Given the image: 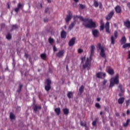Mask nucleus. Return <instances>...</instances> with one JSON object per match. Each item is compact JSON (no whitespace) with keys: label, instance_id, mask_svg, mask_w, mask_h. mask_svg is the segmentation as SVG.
<instances>
[{"label":"nucleus","instance_id":"1","mask_svg":"<svg viewBox=\"0 0 130 130\" xmlns=\"http://www.w3.org/2000/svg\"><path fill=\"white\" fill-rule=\"evenodd\" d=\"M95 46L94 45H91L90 54L89 57H87V59L82 65L83 70L87 69L88 70H90L91 67V62L92 60V56L94 53Z\"/></svg>","mask_w":130,"mask_h":130},{"label":"nucleus","instance_id":"2","mask_svg":"<svg viewBox=\"0 0 130 130\" xmlns=\"http://www.w3.org/2000/svg\"><path fill=\"white\" fill-rule=\"evenodd\" d=\"M81 21L83 22V25L86 28H96V23L93 22L92 19H89L88 18L84 19L83 17H80Z\"/></svg>","mask_w":130,"mask_h":130},{"label":"nucleus","instance_id":"3","mask_svg":"<svg viewBox=\"0 0 130 130\" xmlns=\"http://www.w3.org/2000/svg\"><path fill=\"white\" fill-rule=\"evenodd\" d=\"M115 14L114 11H111L109 14L107 16H106V20H107V23H106V25H105V28L106 29V32L108 33V34H110V21L113 18L114 15Z\"/></svg>","mask_w":130,"mask_h":130},{"label":"nucleus","instance_id":"4","mask_svg":"<svg viewBox=\"0 0 130 130\" xmlns=\"http://www.w3.org/2000/svg\"><path fill=\"white\" fill-rule=\"evenodd\" d=\"M119 74H116V76L113 78H111L110 81V88L111 87H113L115 84H119Z\"/></svg>","mask_w":130,"mask_h":130},{"label":"nucleus","instance_id":"5","mask_svg":"<svg viewBox=\"0 0 130 130\" xmlns=\"http://www.w3.org/2000/svg\"><path fill=\"white\" fill-rule=\"evenodd\" d=\"M51 83L52 82L49 79H47L45 82V90L47 92H49L52 88Z\"/></svg>","mask_w":130,"mask_h":130},{"label":"nucleus","instance_id":"6","mask_svg":"<svg viewBox=\"0 0 130 130\" xmlns=\"http://www.w3.org/2000/svg\"><path fill=\"white\" fill-rule=\"evenodd\" d=\"M118 31H115L114 35L111 36V45H114L116 42V39L118 38Z\"/></svg>","mask_w":130,"mask_h":130},{"label":"nucleus","instance_id":"7","mask_svg":"<svg viewBox=\"0 0 130 130\" xmlns=\"http://www.w3.org/2000/svg\"><path fill=\"white\" fill-rule=\"evenodd\" d=\"M80 17H82V16H74V17H73L74 22L71 23V24H70V25L69 26V28L70 30L73 29V27H74V26H75V25L76 24V21H77L78 18L79 19H80V20L81 21Z\"/></svg>","mask_w":130,"mask_h":130},{"label":"nucleus","instance_id":"8","mask_svg":"<svg viewBox=\"0 0 130 130\" xmlns=\"http://www.w3.org/2000/svg\"><path fill=\"white\" fill-rule=\"evenodd\" d=\"M100 55L102 57H104V58H106V55L105 53V47H102L101 46V52L100 53Z\"/></svg>","mask_w":130,"mask_h":130},{"label":"nucleus","instance_id":"9","mask_svg":"<svg viewBox=\"0 0 130 130\" xmlns=\"http://www.w3.org/2000/svg\"><path fill=\"white\" fill-rule=\"evenodd\" d=\"M123 25L127 29H130V20L128 19H126V21L123 22Z\"/></svg>","mask_w":130,"mask_h":130},{"label":"nucleus","instance_id":"10","mask_svg":"<svg viewBox=\"0 0 130 130\" xmlns=\"http://www.w3.org/2000/svg\"><path fill=\"white\" fill-rule=\"evenodd\" d=\"M64 54V50L62 49L61 50H59L58 52L56 54V56L57 57H62Z\"/></svg>","mask_w":130,"mask_h":130},{"label":"nucleus","instance_id":"11","mask_svg":"<svg viewBox=\"0 0 130 130\" xmlns=\"http://www.w3.org/2000/svg\"><path fill=\"white\" fill-rule=\"evenodd\" d=\"M76 37H73V38H72V39H71L69 42V46H73L75 43V41H76Z\"/></svg>","mask_w":130,"mask_h":130},{"label":"nucleus","instance_id":"12","mask_svg":"<svg viewBox=\"0 0 130 130\" xmlns=\"http://www.w3.org/2000/svg\"><path fill=\"white\" fill-rule=\"evenodd\" d=\"M72 13L70 12V13H69V15H68L66 17V23H69V22H70V21H71V19H72Z\"/></svg>","mask_w":130,"mask_h":130},{"label":"nucleus","instance_id":"13","mask_svg":"<svg viewBox=\"0 0 130 130\" xmlns=\"http://www.w3.org/2000/svg\"><path fill=\"white\" fill-rule=\"evenodd\" d=\"M115 11L117 14H120L122 12V9L120 6H116L115 7Z\"/></svg>","mask_w":130,"mask_h":130},{"label":"nucleus","instance_id":"14","mask_svg":"<svg viewBox=\"0 0 130 130\" xmlns=\"http://www.w3.org/2000/svg\"><path fill=\"white\" fill-rule=\"evenodd\" d=\"M23 7V5L19 3L17 5V8H16L14 10L15 12L16 13H18L19 11H20V9H21Z\"/></svg>","mask_w":130,"mask_h":130},{"label":"nucleus","instance_id":"15","mask_svg":"<svg viewBox=\"0 0 130 130\" xmlns=\"http://www.w3.org/2000/svg\"><path fill=\"white\" fill-rule=\"evenodd\" d=\"M67 32H66V31H64V30H62L61 31V33H60L61 38L66 39L67 37Z\"/></svg>","mask_w":130,"mask_h":130},{"label":"nucleus","instance_id":"16","mask_svg":"<svg viewBox=\"0 0 130 130\" xmlns=\"http://www.w3.org/2000/svg\"><path fill=\"white\" fill-rule=\"evenodd\" d=\"M126 41H127V39H126L125 36H123L121 39L120 43H121V44H123V45H124V44H126Z\"/></svg>","mask_w":130,"mask_h":130},{"label":"nucleus","instance_id":"17","mask_svg":"<svg viewBox=\"0 0 130 130\" xmlns=\"http://www.w3.org/2000/svg\"><path fill=\"white\" fill-rule=\"evenodd\" d=\"M92 34L94 37H98L99 34V32L97 29H95L94 30H92Z\"/></svg>","mask_w":130,"mask_h":130},{"label":"nucleus","instance_id":"18","mask_svg":"<svg viewBox=\"0 0 130 130\" xmlns=\"http://www.w3.org/2000/svg\"><path fill=\"white\" fill-rule=\"evenodd\" d=\"M124 97H120V98L118 99V103H119V104H122L124 102Z\"/></svg>","mask_w":130,"mask_h":130},{"label":"nucleus","instance_id":"19","mask_svg":"<svg viewBox=\"0 0 130 130\" xmlns=\"http://www.w3.org/2000/svg\"><path fill=\"white\" fill-rule=\"evenodd\" d=\"M74 94V92H73L72 91H69L68 92L67 96L68 98L71 99V98H73Z\"/></svg>","mask_w":130,"mask_h":130},{"label":"nucleus","instance_id":"20","mask_svg":"<svg viewBox=\"0 0 130 130\" xmlns=\"http://www.w3.org/2000/svg\"><path fill=\"white\" fill-rule=\"evenodd\" d=\"M38 109H42V106L39 105V106H38L37 105H35L34 107V111H35V112H37Z\"/></svg>","mask_w":130,"mask_h":130},{"label":"nucleus","instance_id":"21","mask_svg":"<svg viewBox=\"0 0 130 130\" xmlns=\"http://www.w3.org/2000/svg\"><path fill=\"white\" fill-rule=\"evenodd\" d=\"M108 73H109L110 75H114L115 72L113 69H112L111 67H109V69H108Z\"/></svg>","mask_w":130,"mask_h":130},{"label":"nucleus","instance_id":"22","mask_svg":"<svg viewBox=\"0 0 130 130\" xmlns=\"http://www.w3.org/2000/svg\"><path fill=\"white\" fill-rule=\"evenodd\" d=\"M54 111L57 115H59V114H60L61 109L60 107H57L56 108H55Z\"/></svg>","mask_w":130,"mask_h":130},{"label":"nucleus","instance_id":"23","mask_svg":"<svg viewBox=\"0 0 130 130\" xmlns=\"http://www.w3.org/2000/svg\"><path fill=\"white\" fill-rule=\"evenodd\" d=\"M63 112L64 114H65L66 115H68V114H69L70 112V110L69 109H68V108H63Z\"/></svg>","mask_w":130,"mask_h":130},{"label":"nucleus","instance_id":"24","mask_svg":"<svg viewBox=\"0 0 130 130\" xmlns=\"http://www.w3.org/2000/svg\"><path fill=\"white\" fill-rule=\"evenodd\" d=\"M103 75L102 72H99V73H97L96 74V77L99 79H101L102 78V76Z\"/></svg>","mask_w":130,"mask_h":130},{"label":"nucleus","instance_id":"25","mask_svg":"<svg viewBox=\"0 0 130 130\" xmlns=\"http://www.w3.org/2000/svg\"><path fill=\"white\" fill-rule=\"evenodd\" d=\"M130 122V119L129 118H128L127 120H126V122H124L123 123V126H127V125H128L129 123Z\"/></svg>","mask_w":130,"mask_h":130},{"label":"nucleus","instance_id":"26","mask_svg":"<svg viewBox=\"0 0 130 130\" xmlns=\"http://www.w3.org/2000/svg\"><path fill=\"white\" fill-rule=\"evenodd\" d=\"M130 48V43H125L124 45H122V48Z\"/></svg>","mask_w":130,"mask_h":130},{"label":"nucleus","instance_id":"27","mask_svg":"<svg viewBox=\"0 0 130 130\" xmlns=\"http://www.w3.org/2000/svg\"><path fill=\"white\" fill-rule=\"evenodd\" d=\"M48 42L50 44H52L54 42V39L53 38H52L51 37H49L48 39Z\"/></svg>","mask_w":130,"mask_h":130},{"label":"nucleus","instance_id":"28","mask_svg":"<svg viewBox=\"0 0 130 130\" xmlns=\"http://www.w3.org/2000/svg\"><path fill=\"white\" fill-rule=\"evenodd\" d=\"M41 57L44 59V60H45L47 58V55L46 54V53H42L41 54Z\"/></svg>","mask_w":130,"mask_h":130},{"label":"nucleus","instance_id":"29","mask_svg":"<svg viewBox=\"0 0 130 130\" xmlns=\"http://www.w3.org/2000/svg\"><path fill=\"white\" fill-rule=\"evenodd\" d=\"M84 86L83 85H82L81 87L79 88V92L82 93L84 92Z\"/></svg>","mask_w":130,"mask_h":130},{"label":"nucleus","instance_id":"30","mask_svg":"<svg viewBox=\"0 0 130 130\" xmlns=\"http://www.w3.org/2000/svg\"><path fill=\"white\" fill-rule=\"evenodd\" d=\"M80 124L81 125L85 126L86 127L87 126V124H86V122L85 121H83L82 120H81L80 121Z\"/></svg>","mask_w":130,"mask_h":130},{"label":"nucleus","instance_id":"31","mask_svg":"<svg viewBox=\"0 0 130 130\" xmlns=\"http://www.w3.org/2000/svg\"><path fill=\"white\" fill-rule=\"evenodd\" d=\"M118 88H119L120 91L123 92H124V89H123L122 88V86L121 84H119V86H118Z\"/></svg>","mask_w":130,"mask_h":130},{"label":"nucleus","instance_id":"32","mask_svg":"<svg viewBox=\"0 0 130 130\" xmlns=\"http://www.w3.org/2000/svg\"><path fill=\"white\" fill-rule=\"evenodd\" d=\"M10 116L11 119H15V115H14L13 112H11Z\"/></svg>","mask_w":130,"mask_h":130},{"label":"nucleus","instance_id":"33","mask_svg":"<svg viewBox=\"0 0 130 130\" xmlns=\"http://www.w3.org/2000/svg\"><path fill=\"white\" fill-rule=\"evenodd\" d=\"M93 5H94L95 8H98V7L99 6V4L98 2H97L96 1H94Z\"/></svg>","mask_w":130,"mask_h":130},{"label":"nucleus","instance_id":"34","mask_svg":"<svg viewBox=\"0 0 130 130\" xmlns=\"http://www.w3.org/2000/svg\"><path fill=\"white\" fill-rule=\"evenodd\" d=\"M96 48H99V49H102V44L101 43H98V45H96Z\"/></svg>","mask_w":130,"mask_h":130},{"label":"nucleus","instance_id":"35","mask_svg":"<svg viewBox=\"0 0 130 130\" xmlns=\"http://www.w3.org/2000/svg\"><path fill=\"white\" fill-rule=\"evenodd\" d=\"M95 107L96 108H101V105H100V103H95Z\"/></svg>","mask_w":130,"mask_h":130},{"label":"nucleus","instance_id":"36","mask_svg":"<svg viewBox=\"0 0 130 130\" xmlns=\"http://www.w3.org/2000/svg\"><path fill=\"white\" fill-rule=\"evenodd\" d=\"M105 25L104 24L103 25H101L100 27V31H103L104 29Z\"/></svg>","mask_w":130,"mask_h":130},{"label":"nucleus","instance_id":"37","mask_svg":"<svg viewBox=\"0 0 130 130\" xmlns=\"http://www.w3.org/2000/svg\"><path fill=\"white\" fill-rule=\"evenodd\" d=\"M7 39L10 40L12 39V35H11V34H8V35H7L6 36Z\"/></svg>","mask_w":130,"mask_h":130},{"label":"nucleus","instance_id":"38","mask_svg":"<svg viewBox=\"0 0 130 130\" xmlns=\"http://www.w3.org/2000/svg\"><path fill=\"white\" fill-rule=\"evenodd\" d=\"M85 59H86V56H83V57H81V63H83Z\"/></svg>","mask_w":130,"mask_h":130},{"label":"nucleus","instance_id":"39","mask_svg":"<svg viewBox=\"0 0 130 130\" xmlns=\"http://www.w3.org/2000/svg\"><path fill=\"white\" fill-rule=\"evenodd\" d=\"M130 104V100L128 99V100H126V106H128Z\"/></svg>","mask_w":130,"mask_h":130},{"label":"nucleus","instance_id":"40","mask_svg":"<svg viewBox=\"0 0 130 130\" xmlns=\"http://www.w3.org/2000/svg\"><path fill=\"white\" fill-rule=\"evenodd\" d=\"M80 9H85L86 8V6H85V5L81 4L80 5Z\"/></svg>","mask_w":130,"mask_h":130},{"label":"nucleus","instance_id":"41","mask_svg":"<svg viewBox=\"0 0 130 130\" xmlns=\"http://www.w3.org/2000/svg\"><path fill=\"white\" fill-rule=\"evenodd\" d=\"M78 53H82V52H83V49H81V48H79L78 49Z\"/></svg>","mask_w":130,"mask_h":130},{"label":"nucleus","instance_id":"42","mask_svg":"<svg viewBox=\"0 0 130 130\" xmlns=\"http://www.w3.org/2000/svg\"><path fill=\"white\" fill-rule=\"evenodd\" d=\"M18 28V26L17 25H12V29H17Z\"/></svg>","mask_w":130,"mask_h":130},{"label":"nucleus","instance_id":"43","mask_svg":"<svg viewBox=\"0 0 130 130\" xmlns=\"http://www.w3.org/2000/svg\"><path fill=\"white\" fill-rule=\"evenodd\" d=\"M96 120H93V121L92 122V125H96Z\"/></svg>","mask_w":130,"mask_h":130},{"label":"nucleus","instance_id":"44","mask_svg":"<svg viewBox=\"0 0 130 130\" xmlns=\"http://www.w3.org/2000/svg\"><path fill=\"white\" fill-rule=\"evenodd\" d=\"M107 82V80H104L103 82V85H106V83Z\"/></svg>","mask_w":130,"mask_h":130},{"label":"nucleus","instance_id":"45","mask_svg":"<svg viewBox=\"0 0 130 130\" xmlns=\"http://www.w3.org/2000/svg\"><path fill=\"white\" fill-rule=\"evenodd\" d=\"M99 8H100V9L103 8V4H102V3H100Z\"/></svg>","mask_w":130,"mask_h":130},{"label":"nucleus","instance_id":"46","mask_svg":"<svg viewBox=\"0 0 130 130\" xmlns=\"http://www.w3.org/2000/svg\"><path fill=\"white\" fill-rule=\"evenodd\" d=\"M24 57H26V58H27L28 57V53H26V52L24 54Z\"/></svg>","mask_w":130,"mask_h":130},{"label":"nucleus","instance_id":"47","mask_svg":"<svg viewBox=\"0 0 130 130\" xmlns=\"http://www.w3.org/2000/svg\"><path fill=\"white\" fill-rule=\"evenodd\" d=\"M57 49L56 48V47L55 46H53V51H57Z\"/></svg>","mask_w":130,"mask_h":130},{"label":"nucleus","instance_id":"48","mask_svg":"<svg viewBox=\"0 0 130 130\" xmlns=\"http://www.w3.org/2000/svg\"><path fill=\"white\" fill-rule=\"evenodd\" d=\"M48 11H49V8H47L45 10V13H48Z\"/></svg>","mask_w":130,"mask_h":130},{"label":"nucleus","instance_id":"49","mask_svg":"<svg viewBox=\"0 0 130 130\" xmlns=\"http://www.w3.org/2000/svg\"><path fill=\"white\" fill-rule=\"evenodd\" d=\"M22 87H23V85H22V84L19 85V89H20V92H21V89H22Z\"/></svg>","mask_w":130,"mask_h":130},{"label":"nucleus","instance_id":"50","mask_svg":"<svg viewBox=\"0 0 130 130\" xmlns=\"http://www.w3.org/2000/svg\"><path fill=\"white\" fill-rule=\"evenodd\" d=\"M128 58L130 59V50L128 51Z\"/></svg>","mask_w":130,"mask_h":130},{"label":"nucleus","instance_id":"51","mask_svg":"<svg viewBox=\"0 0 130 130\" xmlns=\"http://www.w3.org/2000/svg\"><path fill=\"white\" fill-rule=\"evenodd\" d=\"M100 24H101V25H102L103 24H104V23L103 22V20H101Z\"/></svg>","mask_w":130,"mask_h":130},{"label":"nucleus","instance_id":"52","mask_svg":"<svg viewBox=\"0 0 130 130\" xmlns=\"http://www.w3.org/2000/svg\"><path fill=\"white\" fill-rule=\"evenodd\" d=\"M127 6L128 8L129 9H130V3H128V4H127Z\"/></svg>","mask_w":130,"mask_h":130},{"label":"nucleus","instance_id":"53","mask_svg":"<svg viewBox=\"0 0 130 130\" xmlns=\"http://www.w3.org/2000/svg\"><path fill=\"white\" fill-rule=\"evenodd\" d=\"M7 6H8V9H10V4L9 3H7Z\"/></svg>","mask_w":130,"mask_h":130},{"label":"nucleus","instance_id":"54","mask_svg":"<svg viewBox=\"0 0 130 130\" xmlns=\"http://www.w3.org/2000/svg\"><path fill=\"white\" fill-rule=\"evenodd\" d=\"M126 113L127 114H129L130 113V111L129 110V109H127V111H126Z\"/></svg>","mask_w":130,"mask_h":130},{"label":"nucleus","instance_id":"55","mask_svg":"<svg viewBox=\"0 0 130 130\" xmlns=\"http://www.w3.org/2000/svg\"><path fill=\"white\" fill-rule=\"evenodd\" d=\"M5 26V24H1V27L2 28H3Z\"/></svg>","mask_w":130,"mask_h":130},{"label":"nucleus","instance_id":"56","mask_svg":"<svg viewBox=\"0 0 130 130\" xmlns=\"http://www.w3.org/2000/svg\"><path fill=\"white\" fill-rule=\"evenodd\" d=\"M96 100H97V101H100L101 98L100 97H98V98H96Z\"/></svg>","mask_w":130,"mask_h":130},{"label":"nucleus","instance_id":"57","mask_svg":"<svg viewBox=\"0 0 130 130\" xmlns=\"http://www.w3.org/2000/svg\"><path fill=\"white\" fill-rule=\"evenodd\" d=\"M115 114H116V116H119V112H116Z\"/></svg>","mask_w":130,"mask_h":130},{"label":"nucleus","instance_id":"58","mask_svg":"<svg viewBox=\"0 0 130 130\" xmlns=\"http://www.w3.org/2000/svg\"><path fill=\"white\" fill-rule=\"evenodd\" d=\"M44 22H48V19H44Z\"/></svg>","mask_w":130,"mask_h":130},{"label":"nucleus","instance_id":"59","mask_svg":"<svg viewBox=\"0 0 130 130\" xmlns=\"http://www.w3.org/2000/svg\"><path fill=\"white\" fill-rule=\"evenodd\" d=\"M118 95L120 96V97H122V93H119Z\"/></svg>","mask_w":130,"mask_h":130},{"label":"nucleus","instance_id":"60","mask_svg":"<svg viewBox=\"0 0 130 130\" xmlns=\"http://www.w3.org/2000/svg\"><path fill=\"white\" fill-rule=\"evenodd\" d=\"M102 75H103V76L104 77H106V74L105 73H103Z\"/></svg>","mask_w":130,"mask_h":130},{"label":"nucleus","instance_id":"61","mask_svg":"<svg viewBox=\"0 0 130 130\" xmlns=\"http://www.w3.org/2000/svg\"><path fill=\"white\" fill-rule=\"evenodd\" d=\"M17 92H18V93H20L21 92L20 87L19 90H17Z\"/></svg>","mask_w":130,"mask_h":130},{"label":"nucleus","instance_id":"62","mask_svg":"<svg viewBox=\"0 0 130 130\" xmlns=\"http://www.w3.org/2000/svg\"><path fill=\"white\" fill-rule=\"evenodd\" d=\"M66 69H67V71L69 70V67H68V65H67V67H66Z\"/></svg>","mask_w":130,"mask_h":130},{"label":"nucleus","instance_id":"63","mask_svg":"<svg viewBox=\"0 0 130 130\" xmlns=\"http://www.w3.org/2000/svg\"><path fill=\"white\" fill-rule=\"evenodd\" d=\"M75 3H78L79 0H74Z\"/></svg>","mask_w":130,"mask_h":130},{"label":"nucleus","instance_id":"64","mask_svg":"<svg viewBox=\"0 0 130 130\" xmlns=\"http://www.w3.org/2000/svg\"><path fill=\"white\" fill-rule=\"evenodd\" d=\"M103 113V111H101V112H100L101 115H102Z\"/></svg>","mask_w":130,"mask_h":130}]
</instances>
